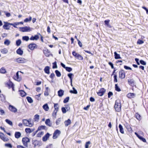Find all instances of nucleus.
I'll return each instance as SVG.
<instances>
[{
  "instance_id": "58",
  "label": "nucleus",
  "mask_w": 148,
  "mask_h": 148,
  "mask_svg": "<svg viewBox=\"0 0 148 148\" xmlns=\"http://www.w3.org/2000/svg\"><path fill=\"white\" fill-rule=\"evenodd\" d=\"M69 99V97H66L64 100L63 101V103H66L67 102Z\"/></svg>"
},
{
  "instance_id": "34",
  "label": "nucleus",
  "mask_w": 148,
  "mask_h": 148,
  "mask_svg": "<svg viewBox=\"0 0 148 148\" xmlns=\"http://www.w3.org/2000/svg\"><path fill=\"white\" fill-rule=\"evenodd\" d=\"M71 121L69 119H68L67 120L64 122V124L65 126H67L71 123Z\"/></svg>"
},
{
  "instance_id": "59",
  "label": "nucleus",
  "mask_w": 148,
  "mask_h": 148,
  "mask_svg": "<svg viewBox=\"0 0 148 148\" xmlns=\"http://www.w3.org/2000/svg\"><path fill=\"white\" fill-rule=\"evenodd\" d=\"M38 141L37 140H35L33 141L32 144L34 145L35 146H36L38 144Z\"/></svg>"
},
{
  "instance_id": "24",
  "label": "nucleus",
  "mask_w": 148,
  "mask_h": 148,
  "mask_svg": "<svg viewBox=\"0 0 148 148\" xmlns=\"http://www.w3.org/2000/svg\"><path fill=\"white\" fill-rule=\"evenodd\" d=\"M50 67L48 66H47L45 67L44 69V71L45 73L48 74H49Z\"/></svg>"
},
{
  "instance_id": "54",
  "label": "nucleus",
  "mask_w": 148,
  "mask_h": 148,
  "mask_svg": "<svg viewBox=\"0 0 148 148\" xmlns=\"http://www.w3.org/2000/svg\"><path fill=\"white\" fill-rule=\"evenodd\" d=\"M21 40H20V39H18V40H16V44L17 46H19L21 44Z\"/></svg>"
},
{
  "instance_id": "44",
  "label": "nucleus",
  "mask_w": 148,
  "mask_h": 148,
  "mask_svg": "<svg viewBox=\"0 0 148 148\" xmlns=\"http://www.w3.org/2000/svg\"><path fill=\"white\" fill-rule=\"evenodd\" d=\"M55 73L56 76L58 77H60L61 76V74L60 72L58 70L55 71Z\"/></svg>"
},
{
  "instance_id": "1",
  "label": "nucleus",
  "mask_w": 148,
  "mask_h": 148,
  "mask_svg": "<svg viewBox=\"0 0 148 148\" xmlns=\"http://www.w3.org/2000/svg\"><path fill=\"white\" fill-rule=\"evenodd\" d=\"M121 101L117 99L115 101L114 105V108L115 111L117 112H120L121 110Z\"/></svg>"
},
{
  "instance_id": "16",
  "label": "nucleus",
  "mask_w": 148,
  "mask_h": 148,
  "mask_svg": "<svg viewBox=\"0 0 148 148\" xmlns=\"http://www.w3.org/2000/svg\"><path fill=\"white\" fill-rule=\"evenodd\" d=\"M43 52L45 56L47 57L49 56L50 54V51L47 49H45L43 50Z\"/></svg>"
},
{
  "instance_id": "38",
  "label": "nucleus",
  "mask_w": 148,
  "mask_h": 148,
  "mask_svg": "<svg viewBox=\"0 0 148 148\" xmlns=\"http://www.w3.org/2000/svg\"><path fill=\"white\" fill-rule=\"evenodd\" d=\"M75 57L79 60H83L82 56L78 53H77V55H76Z\"/></svg>"
},
{
  "instance_id": "61",
  "label": "nucleus",
  "mask_w": 148,
  "mask_h": 148,
  "mask_svg": "<svg viewBox=\"0 0 148 148\" xmlns=\"http://www.w3.org/2000/svg\"><path fill=\"white\" fill-rule=\"evenodd\" d=\"M37 34H38V35L40 36V40L42 42H44V41L43 39V36L40 33H38Z\"/></svg>"
},
{
  "instance_id": "40",
  "label": "nucleus",
  "mask_w": 148,
  "mask_h": 148,
  "mask_svg": "<svg viewBox=\"0 0 148 148\" xmlns=\"http://www.w3.org/2000/svg\"><path fill=\"white\" fill-rule=\"evenodd\" d=\"M26 99L28 102L30 103H32L33 102V100L32 98L29 96L26 97Z\"/></svg>"
},
{
  "instance_id": "56",
  "label": "nucleus",
  "mask_w": 148,
  "mask_h": 148,
  "mask_svg": "<svg viewBox=\"0 0 148 148\" xmlns=\"http://www.w3.org/2000/svg\"><path fill=\"white\" fill-rule=\"evenodd\" d=\"M90 144V142L89 141L86 142L85 145V148H88L89 147V145Z\"/></svg>"
},
{
  "instance_id": "19",
  "label": "nucleus",
  "mask_w": 148,
  "mask_h": 148,
  "mask_svg": "<svg viewBox=\"0 0 148 148\" xmlns=\"http://www.w3.org/2000/svg\"><path fill=\"white\" fill-rule=\"evenodd\" d=\"M39 35L37 34L35 35L34 36H31L30 38V40H37L39 38Z\"/></svg>"
},
{
  "instance_id": "48",
  "label": "nucleus",
  "mask_w": 148,
  "mask_h": 148,
  "mask_svg": "<svg viewBox=\"0 0 148 148\" xmlns=\"http://www.w3.org/2000/svg\"><path fill=\"white\" fill-rule=\"evenodd\" d=\"M53 66L52 68L53 69H56L58 68V66L57 65V62L56 61H55L54 62L52 63Z\"/></svg>"
},
{
  "instance_id": "42",
  "label": "nucleus",
  "mask_w": 148,
  "mask_h": 148,
  "mask_svg": "<svg viewBox=\"0 0 148 148\" xmlns=\"http://www.w3.org/2000/svg\"><path fill=\"white\" fill-rule=\"evenodd\" d=\"M115 90L118 92H120L121 91V89L118 87L117 84H115Z\"/></svg>"
},
{
  "instance_id": "23",
  "label": "nucleus",
  "mask_w": 148,
  "mask_h": 148,
  "mask_svg": "<svg viewBox=\"0 0 148 148\" xmlns=\"http://www.w3.org/2000/svg\"><path fill=\"white\" fill-rule=\"evenodd\" d=\"M74 75L73 73H68L67 75L69 77L70 79V82L71 84V85L72 86V82L73 80V77L74 76Z\"/></svg>"
},
{
  "instance_id": "33",
  "label": "nucleus",
  "mask_w": 148,
  "mask_h": 148,
  "mask_svg": "<svg viewBox=\"0 0 148 148\" xmlns=\"http://www.w3.org/2000/svg\"><path fill=\"white\" fill-rule=\"evenodd\" d=\"M119 129L120 132L121 134H123L124 133V129L122 125L120 124L119 125Z\"/></svg>"
},
{
  "instance_id": "15",
  "label": "nucleus",
  "mask_w": 148,
  "mask_h": 148,
  "mask_svg": "<svg viewBox=\"0 0 148 148\" xmlns=\"http://www.w3.org/2000/svg\"><path fill=\"white\" fill-rule=\"evenodd\" d=\"M16 62L19 63H25L26 62V60L23 58H19L16 59Z\"/></svg>"
},
{
  "instance_id": "45",
  "label": "nucleus",
  "mask_w": 148,
  "mask_h": 148,
  "mask_svg": "<svg viewBox=\"0 0 148 148\" xmlns=\"http://www.w3.org/2000/svg\"><path fill=\"white\" fill-rule=\"evenodd\" d=\"M39 115L37 114H36L34 116V120L35 121H38L39 120Z\"/></svg>"
},
{
  "instance_id": "28",
  "label": "nucleus",
  "mask_w": 148,
  "mask_h": 148,
  "mask_svg": "<svg viewBox=\"0 0 148 148\" xmlns=\"http://www.w3.org/2000/svg\"><path fill=\"white\" fill-rule=\"evenodd\" d=\"M58 93L59 97H61L64 95V91L61 89H60L58 91Z\"/></svg>"
},
{
  "instance_id": "9",
  "label": "nucleus",
  "mask_w": 148,
  "mask_h": 148,
  "mask_svg": "<svg viewBox=\"0 0 148 148\" xmlns=\"http://www.w3.org/2000/svg\"><path fill=\"white\" fill-rule=\"evenodd\" d=\"M119 77L121 79H124L125 77V73L124 70L123 69L120 70L119 72Z\"/></svg>"
},
{
  "instance_id": "13",
  "label": "nucleus",
  "mask_w": 148,
  "mask_h": 148,
  "mask_svg": "<svg viewBox=\"0 0 148 148\" xmlns=\"http://www.w3.org/2000/svg\"><path fill=\"white\" fill-rule=\"evenodd\" d=\"M124 125L126 128L127 131L130 133H132L133 132V130H132V128L131 127L130 125L128 123H126L125 125Z\"/></svg>"
},
{
  "instance_id": "14",
  "label": "nucleus",
  "mask_w": 148,
  "mask_h": 148,
  "mask_svg": "<svg viewBox=\"0 0 148 148\" xmlns=\"http://www.w3.org/2000/svg\"><path fill=\"white\" fill-rule=\"evenodd\" d=\"M21 31L23 32H28L31 31L30 28L29 27L25 26L20 28Z\"/></svg>"
},
{
  "instance_id": "39",
  "label": "nucleus",
  "mask_w": 148,
  "mask_h": 148,
  "mask_svg": "<svg viewBox=\"0 0 148 148\" xmlns=\"http://www.w3.org/2000/svg\"><path fill=\"white\" fill-rule=\"evenodd\" d=\"M73 90H71L70 91V92L71 93L74 94H77V90L75 89L74 87L73 88Z\"/></svg>"
},
{
  "instance_id": "53",
  "label": "nucleus",
  "mask_w": 148,
  "mask_h": 148,
  "mask_svg": "<svg viewBox=\"0 0 148 148\" xmlns=\"http://www.w3.org/2000/svg\"><path fill=\"white\" fill-rule=\"evenodd\" d=\"M44 134V132H39L37 135V137H40Z\"/></svg>"
},
{
  "instance_id": "10",
  "label": "nucleus",
  "mask_w": 148,
  "mask_h": 148,
  "mask_svg": "<svg viewBox=\"0 0 148 148\" xmlns=\"http://www.w3.org/2000/svg\"><path fill=\"white\" fill-rule=\"evenodd\" d=\"M106 92V90L104 88H102L97 92V94L99 96H102L104 95Z\"/></svg>"
},
{
  "instance_id": "25",
  "label": "nucleus",
  "mask_w": 148,
  "mask_h": 148,
  "mask_svg": "<svg viewBox=\"0 0 148 148\" xmlns=\"http://www.w3.org/2000/svg\"><path fill=\"white\" fill-rule=\"evenodd\" d=\"M135 117L138 121H140L141 119V115L138 112L136 113L135 115Z\"/></svg>"
},
{
  "instance_id": "27",
  "label": "nucleus",
  "mask_w": 148,
  "mask_h": 148,
  "mask_svg": "<svg viewBox=\"0 0 148 148\" xmlns=\"http://www.w3.org/2000/svg\"><path fill=\"white\" fill-rule=\"evenodd\" d=\"M49 90L48 87H46L45 89V90L44 92V95L45 96H47L49 95Z\"/></svg>"
},
{
  "instance_id": "17",
  "label": "nucleus",
  "mask_w": 148,
  "mask_h": 148,
  "mask_svg": "<svg viewBox=\"0 0 148 148\" xmlns=\"http://www.w3.org/2000/svg\"><path fill=\"white\" fill-rule=\"evenodd\" d=\"M9 110L12 112H14V113L16 112L17 111V110L14 106L11 105H10L8 108Z\"/></svg>"
},
{
  "instance_id": "52",
  "label": "nucleus",
  "mask_w": 148,
  "mask_h": 148,
  "mask_svg": "<svg viewBox=\"0 0 148 148\" xmlns=\"http://www.w3.org/2000/svg\"><path fill=\"white\" fill-rule=\"evenodd\" d=\"M10 41L8 39L5 40L4 42V44L5 45H6L8 46L9 45H10Z\"/></svg>"
},
{
  "instance_id": "64",
  "label": "nucleus",
  "mask_w": 148,
  "mask_h": 148,
  "mask_svg": "<svg viewBox=\"0 0 148 148\" xmlns=\"http://www.w3.org/2000/svg\"><path fill=\"white\" fill-rule=\"evenodd\" d=\"M140 63L143 65H145L146 64V63L145 62L142 60H140Z\"/></svg>"
},
{
  "instance_id": "49",
  "label": "nucleus",
  "mask_w": 148,
  "mask_h": 148,
  "mask_svg": "<svg viewBox=\"0 0 148 148\" xmlns=\"http://www.w3.org/2000/svg\"><path fill=\"white\" fill-rule=\"evenodd\" d=\"M66 109H67V107H62V108L61 110L63 113H65L66 112Z\"/></svg>"
},
{
  "instance_id": "5",
  "label": "nucleus",
  "mask_w": 148,
  "mask_h": 148,
  "mask_svg": "<svg viewBox=\"0 0 148 148\" xmlns=\"http://www.w3.org/2000/svg\"><path fill=\"white\" fill-rule=\"evenodd\" d=\"M30 139L27 137H23L22 139V142L23 145L26 147H28V143L30 142Z\"/></svg>"
},
{
  "instance_id": "22",
  "label": "nucleus",
  "mask_w": 148,
  "mask_h": 148,
  "mask_svg": "<svg viewBox=\"0 0 148 148\" xmlns=\"http://www.w3.org/2000/svg\"><path fill=\"white\" fill-rule=\"evenodd\" d=\"M135 96V94L133 93H129L127 95V97L129 99L134 98Z\"/></svg>"
},
{
  "instance_id": "6",
  "label": "nucleus",
  "mask_w": 148,
  "mask_h": 148,
  "mask_svg": "<svg viewBox=\"0 0 148 148\" xmlns=\"http://www.w3.org/2000/svg\"><path fill=\"white\" fill-rule=\"evenodd\" d=\"M5 85V86L8 87L9 89L12 88V91H14V85L10 80H9L8 82H6Z\"/></svg>"
},
{
  "instance_id": "3",
  "label": "nucleus",
  "mask_w": 148,
  "mask_h": 148,
  "mask_svg": "<svg viewBox=\"0 0 148 148\" xmlns=\"http://www.w3.org/2000/svg\"><path fill=\"white\" fill-rule=\"evenodd\" d=\"M21 73V71H18L16 74L13 76V78L18 82L20 81L22 79Z\"/></svg>"
},
{
  "instance_id": "26",
  "label": "nucleus",
  "mask_w": 148,
  "mask_h": 148,
  "mask_svg": "<svg viewBox=\"0 0 148 148\" xmlns=\"http://www.w3.org/2000/svg\"><path fill=\"white\" fill-rule=\"evenodd\" d=\"M135 134H136V135L138 137L140 140H142L143 142H146V139L143 137L142 136H141L139 135H138L136 133H135Z\"/></svg>"
},
{
  "instance_id": "41",
  "label": "nucleus",
  "mask_w": 148,
  "mask_h": 148,
  "mask_svg": "<svg viewBox=\"0 0 148 148\" xmlns=\"http://www.w3.org/2000/svg\"><path fill=\"white\" fill-rule=\"evenodd\" d=\"M5 121L6 122V123H7L10 126H13V123L10 120L8 119H6L5 120Z\"/></svg>"
},
{
  "instance_id": "63",
  "label": "nucleus",
  "mask_w": 148,
  "mask_h": 148,
  "mask_svg": "<svg viewBox=\"0 0 148 148\" xmlns=\"http://www.w3.org/2000/svg\"><path fill=\"white\" fill-rule=\"evenodd\" d=\"M5 146L6 147L12 148V145H11L10 143H7V144H5Z\"/></svg>"
},
{
  "instance_id": "57",
  "label": "nucleus",
  "mask_w": 148,
  "mask_h": 148,
  "mask_svg": "<svg viewBox=\"0 0 148 148\" xmlns=\"http://www.w3.org/2000/svg\"><path fill=\"white\" fill-rule=\"evenodd\" d=\"M65 69L67 71L69 72H70L72 70V69L71 68L69 67H66Z\"/></svg>"
},
{
  "instance_id": "12",
  "label": "nucleus",
  "mask_w": 148,
  "mask_h": 148,
  "mask_svg": "<svg viewBox=\"0 0 148 148\" xmlns=\"http://www.w3.org/2000/svg\"><path fill=\"white\" fill-rule=\"evenodd\" d=\"M37 45L35 43H31L28 46V48L31 50H33L37 48Z\"/></svg>"
},
{
  "instance_id": "2",
  "label": "nucleus",
  "mask_w": 148,
  "mask_h": 148,
  "mask_svg": "<svg viewBox=\"0 0 148 148\" xmlns=\"http://www.w3.org/2000/svg\"><path fill=\"white\" fill-rule=\"evenodd\" d=\"M23 123L24 125L29 127H32L33 125V123L31 122V121L30 119H29L27 120L26 119H24L22 120Z\"/></svg>"
},
{
  "instance_id": "55",
  "label": "nucleus",
  "mask_w": 148,
  "mask_h": 148,
  "mask_svg": "<svg viewBox=\"0 0 148 148\" xmlns=\"http://www.w3.org/2000/svg\"><path fill=\"white\" fill-rule=\"evenodd\" d=\"M144 43V41L141 40L139 39L137 41V44H138L141 45L143 44Z\"/></svg>"
},
{
  "instance_id": "20",
  "label": "nucleus",
  "mask_w": 148,
  "mask_h": 148,
  "mask_svg": "<svg viewBox=\"0 0 148 148\" xmlns=\"http://www.w3.org/2000/svg\"><path fill=\"white\" fill-rule=\"evenodd\" d=\"M128 83L129 85L132 86H134L135 84L134 81L133 79H128Z\"/></svg>"
},
{
  "instance_id": "47",
  "label": "nucleus",
  "mask_w": 148,
  "mask_h": 148,
  "mask_svg": "<svg viewBox=\"0 0 148 148\" xmlns=\"http://www.w3.org/2000/svg\"><path fill=\"white\" fill-rule=\"evenodd\" d=\"M32 19V17L31 16H29V18H26L24 20V21L25 22H27L28 21H31Z\"/></svg>"
},
{
  "instance_id": "21",
  "label": "nucleus",
  "mask_w": 148,
  "mask_h": 148,
  "mask_svg": "<svg viewBox=\"0 0 148 148\" xmlns=\"http://www.w3.org/2000/svg\"><path fill=\"white\" fill-rule=\"evenodd\" d=\"M21 136V133L19 132H16L15 133V137L17 139L19 138Z\"/></svg>"
},
{
  "instance_id": "8",
  "label": "nucleus",
  "mask_w": 148,
  "mask_h": 148,
  "mask_svg": "<svg viewBox=\"0 0 148 148\" xmlns=\"http://www.w3.org/2000/svg\"><path fill=\"white\" fill-rule=\"evenodd\" d=\"M5 24L3 26V28L4 29L6 30H9L10 28V25H13V26L16 28V27L14 25V24L12 23H10L7 22H4Z\"/></svg>"
},
{
  "instance_id": "37",
  "label": "nucleus",
  "mask_w": 148,
  "mask_h": 148,
  "mask_svg": "<svg viewBox=\"0 0 148 148\" xmlns=\"http://www.w3.org/2000/svg\"><path fill=\"white\" fill-rule=\"evenodd\" d=\"M0 73L2 74H4L6 73V70L4 67H2L0 69Z\"/></svg>"
},
{
  "instance_id": "7",
  "label": "nucleus",
  "mask_w": 148,
  "mask_h": 148,
  "mask_svg": "<svg viewBox=\"0 0 148 148\" xmlns=\"http://www.w3.org/2000/svg\"><path fill=\"white\" fill-rule=\"evenodd\" d=\"M0 139L4 142H8L9 140L8 137L1 132H0Z\"/></svg>"
},
{
  "instance_id": "11",
  "label": "nucleus",
  "mask_w": 148,
  "mask_h": 148,
  "mask_svg": "<svg viewBox=\"0 0 148 148\" xmlns=\"http://www.w3.org/2000/svg\"><path fill=\"white\" fill-rule=\"evenodd\" d=\"M60 133V131L58 130H56L53 133V139H56L59 136Z\"/></svg>"
},
{
  "instance_id": "43",
  "label": "nucleus",
  "mask_w": 148,
  "mask_h": 148,
  "mask_svg": "<svg viewBox=\"0 0 148 148\" xmlns=\"http://www.w3.org/2000/svg\"><path fill=\"white\" fill-rule=\"evenodd\" d=\"M25 132L27 133H30L32 132L31 129L29 128H27L25 130Z\"/></svg>"
},
{
  "instance_id": "46",
  "label": "nucleus",
  "mask_w": 148,
  "mask_h": 148,
  "mask_svg": "<svg viewBox=\"0 0 148 148\" xmlns=\"http://www.w3.org/2000/svg\"><path fill=\"white\" fill-rule=\"evenodd\" d=\"M114 82L116 83L118 82L117 77V74H115L113 75Z\"/></svg>"
},
{
  "instance_id": "51",
  "label": "nucleus",
  "mask_w": 148,
  "mask_h": 148,
  "mask_svg": "<svg viewBox=\"0 0 148 148\" xmlns=\"http://www.w3.org/2000/svg\"><path fill=\"white\" fill-rule=\"evenodd\" d=\"M23 40H25L26 41H28L29 39V37L27 36H23L22 37Z\"/></svg>"
},
{
  "instance_id": "31",
  "label": "nucleus",
  "mask_w": 148,
  "mask_h": 148,
  "mask_svg": "<svg viewBox=\"0 0 148 148\" xmlns=\"http://www.w3.org/2000/svg\"><path fill=\"white\" fill-rule=\"evenodd\" d=\"M45 124L49 127L51 126V123L50 122V120L49 119H47L45 121Z\"/></svg>"
},
{
  "instance_id": "36",
  "label": "nucleus",
  "mask_w": 148,
  "mask_h": 148,
  "mask_svg": "<svg viewBox=\"0 0 148 148\" xmlns=\"http://www.w3.org/2000/svg\"><path fill=\"white\" fill-rule=\"evenodd\" d=\"M114 58L116 59H121V58L119 54H118L116 52H114Z\"/></svg>"
},
{
  "instance_id": "18",
  "label": "nucleus",
  "mask_w": 148,
  "mask_h": 148,
  "mask_svg": "<svg viewBox=\"0 0 148 148\" xmlns=\"http://www.w3.org/2000/svg\"><path fill=\"white\" fill-rule=\"evenodd\" d=\"M50 135V134L47 133L45 135L42 137V140L44 141H46L49 138Z\"/></svg>"
},
{
  "instance_id": "62",
  "label": "nucleus",
  "mask_w": 148,
  "mask_h": 148,
  "mask_svg": "<svg viewBox=\"0 0 148 148\" xmlns=\"http://www.w3.org/2000/svg\"><path fill=\"white\" fill-rule=\"evenodd\" d=\"M55 76V75L54 73H51L49 76V77L52 79H53L54 77Z\"/></svg>"
},
{
  "instance_id": "60",
  "label": "nucleus",
  "mask_w": 148,
  "mask_h": 148,
  "mask_svg": "<svg viewBox=\"0 0 148 148\" xmlns=\"http://www.w3.org/2000/svg\"><path fill=\"white\" fill-rule=\"evenodd\" d=\"M108 98H110L111 96L113 95V94L112 92L110 91L108 92Z\"/></svg>"
},
{
  "instance_id": "50",
  "label": "nucleus",
  "mask_w": 148,
  "mask_h": 148,
  "mask_svg": "<svg viewBox=\"0 0 148 148\" xmlns=\"http://www.w3.org/2000/svg\"><path fill=\"white\" fill-rule=\"evenodd\" d=\"M46 128V126L44 125H41L38 127V130L40 131L42 130L45 129Z\"/></svg>"
},
{
  "instance_id": "29",
  "label": "nucleus",
  "mask_w": 148,
  "mask_h": 148,
  "mask_svg": "<svg viewBox=\"0 0 148 148\" xmlns=\"http://www.w3.org/2000/svg\"><path fill=\"white\" fill-rule=\"evenodd\" d=\"M20 95L22 97H24L26 95V93L23 90H19Z\"/></svg>"
},
{
  "instance_id": "32",
  "label": "nucleus",
  "mask_w": 148,
  "mask_h": 148,
  "mask_svg": "<svg viewBox=\"0 0 148 148\" xmlns=\"http://www.w3.org/2000/svg\"><path fill=\"white\" fill-rule=\"evenodd\" d=\"M43 108L46 111H47L49 109V107L47 103H46L42 106Z\"/></svg>"
},
{
  "instance_id": "30",
  "label": "nucleus",
  "mask_w": 148,
  "mask_h": 148,
  "mask_svg": "<svg viewBox=\"0 0 148 148\" xmlns=\"http://www.w3.org/2000/svg\"><path fill=\"white\" fill-rule=\"evenodd\" d=\"M16 53L19 55H22L23 53V51L20 48H19L16 51Z\"/></svg>"
},
{
  "instance_id": "35",
  "label": "nucleus",
  "mask_w": 148,
  "mask_h": 148,
  "mask_svg": "<svg viewBox=\"0 0 148 148\" xmlns=\"http://www.w3.org/2000/svg\"><path fill=\"white\" fill-rule=\"evenodd\" d=\"M1 52L2 54H5L8 52V50L6 48H4L1 49Z\"/></svg>"
},
{
  "instance_id": "4",
  "label": "nucleus",
  "mask_w": 148,
  "mask_h": 148,
  "mask_svg": "<svg viewBox=\"0 0 148 148\" xmlns=\"http://www.w3.org/2000/svg\"><path fill=\"white\" fill-rule=\"evenodd\" d=\"M59 106L58 103H54V110L52 113V116H53L55 117H56L57 113L59 110Z\"/></svg>"
}]
</instances>
